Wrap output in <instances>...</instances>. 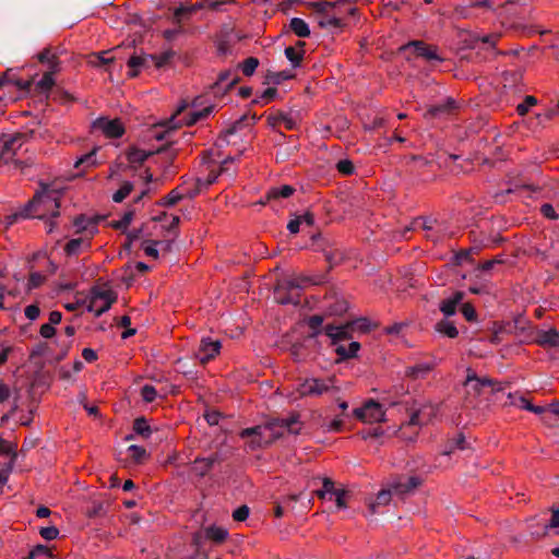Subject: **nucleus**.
Listing matches in <instances>:
<instances>
[{"label":"nucleus","mask_w":559,"mask_h":559,"mask_svg":"<svg viewBox=\"0 0 559 559\" xmlns=\"http://www.w3.org/2000/svg\"><path fill=\"white\" fill-rule=\"evenodd\" d=\"M298 419V415H293L289 418H273L263 426L242 429L240 437L242 439L252 438L248 443L250 450L261 449L283 436V432L277 430L278 428L297 435L299 432V428H296Z\"/></svg>","instance_id":"1"},{"label":"nucleus","mask_w":559,"mask_h":559,"mask_svg":"<svg viewBox=\"0 0 559 559\" xmlns=\"http://www.w3.org/2000/svg\"><path fill=\"white\" fill-rule=\"evenodd\" d=\"M59 192L51 190L48 186H43V189L35 193L33 199L28 202L25 210L21 213L23 217H37L44 219L47 216H59Z\"/></svg>","instance_id":"2"},{"label":"nucleus","mask_w":559,"mask_h":559,"mask_svg":"<svg viewBox=\"0 0 559 559\" xmlns=\"http://www.w3.org/2000/svg\"><path fill=\"white\" fill-rule=\"evenodd\" d=\"M335 377L326 378H307L297 388L300 396L317 397L325 393H338L340 389L335 385Z\"/></svg>","instance_id":"3"},{"label":"nucleus","mask_w":559,"mask_h":559,"mask_svg":"<svg viewBox=\"0 0 559 559\" xmlns=\"http://www.w3.org/2000/svg\"><path fill=\"white\" fill-rule=\"evenodd\" d=\"M500 37L501 35L497 33L485 36L471 35L465 43L467 48L476 50L477 55L481 56L484 60H490L498 55L507 53L496 48Z\"/></svg>","instance_id":"4"},{"label":"nucleus","mask_w":559,"mask_h":559,"mask_svg":"<svg viewBox=\"0 0 559 559\" xmlns=\"http://www.w3.org/2000/svg\"><path fill=\"white\" fill-rule=\"evenodd\" d=\"M353 415L364 423H381L385 420V412L382 405L373 400H369L361 407L355 408Z\"/></svg>","instance_id":"5"},{"label":"nucleus","mask_w":559,"mask_h":559,"mask_svg":"<svg viewBox=\"0 0 559 559\" xmlns=\"http://www.w3.org/2000/svg\"><path fill=\"white\" fill-rule=\"evenodd\" d=\"M34 134V131L24 132V133H15L14 135L3 134L0 138L1 143V156L4 157L7 155H15L17 150L22 147V145L27 142Z\"/></svg>","instance_id":"6"},{"label":"nucleus","mask_w":559,"mask_h":559,"mask_svg":"<svg viewBox=\"0 0 559 559\" xmlns=\"http://www.w3.org/2000/svg\"><path fill=\"white\" fill-rule=\"evenodd\" d=\"M116 295L108 289L94 290L93 298L88 305V310L93 311L96 317H100L116 301Z\"/></svg>","instance_id":"7"},{"label":"nucleus","mask_w":559,"mask_h":559,"mask_svg":"<svg viewBox=\"0 0 559 559\" xmlns=\"http://www.w3.org/2000/svg\"><path fill=\"white\" fill-rule=\"evenodd\" d=\"M93 128L102 131L107 138L118 139L124 133V127L119 118L108 119L107 117H99L93 122Z\"/></svg>","instance_id":"8"},{"label":"nucleus","mask_w":559,"mask_h":559,"mask_svg":"<svg viewBox=\"0 0 559 559\" xmlns=\"http://www.w3.org/2000/svg\"><path fill=\"white\" fill-rule=\"evenodd\" d=\"M312 245L316 246V250L322 251L324 253L325 260L332 269L334 265H337L343 260V253L335 250H328L331 246L330 240L324 238L321 234H314L311 236Z\"/></svg>","instance_id":"9"},{"label":"nucleus","mask_w":559,"mask_h":559,"mask_svg":"<svg viewBox=\"0 0 559 559\" xmlns=\"http://www.w3.org/2000/svg\"><path fill=\"white\" fill-rule=\"evenodd\" d=\"M222 344L218 340L213 341L210 337H202L195 353V357L202 365H205L215 358L219 353Z\"/></svg>","instance_id":"10"},{"label":"nucleus","mask_w":559,"mask_h":559,"mask_svg":"<svg viewBox=\"0 0 559 559\" xmlns=\"http://www.w3.org/2000/svg\"><path fill=\"white\" fill-rule=\"evenodd\" d=\"M411 48L414 50L416 56L421 57L428 61H443V58L438 55L436 46L427 45L421 40H413L402 47L403 50Z\"/></svg>","instance_id":"11"},{"label":"nucleus","mask_w":559,"mask_h":559,"mask_svg":"<svg viewBox=\"0 0 559 559\" xmlns=\"http://www.w3.org/2000/svg\"><path fill=\"white\" fill-rule=\"evenodd\" d=\"M153 61H154V55H147L144 52H141V53L134 52L128 59V62H127V64L129 67L128 76L129 78L138 76L142 70H147L151 67H153L154 66Z\"/></svg>","instance_id":"12"},{"label":"nucleus","mask_w":559,"mask_h":559,"mask_svg":"<svg viewBox=\"0 0 559 559\" xmlns=\"http://www.w3.org/2000/svg\"><path fill=\"white\" fill-rule=\"evenodd\" d=\"M239 81L240 78L237 73L233 72L231 70H225L219 73L216 82L211 85V90L215 94H225L230 91Z\"/></svg>","instance_id":"13"},{"label":"nucleus","mask_w":559,"mask_h":559,"mask_svg":"<svg viewBox=\"0 0 559 559\" xmlns=\"http://www.w3.org/2000/svg\"><path fill=\"white\" fill-rule=\"evenodd\" d=\"M457 108V104L454 98L448 97L444 102L431 105L424 114L426 119H437L452 115Z\"/></svg>","instance_id":"14"},{"label":"nucleus","mask_w":559,"mask_h":559,"mask_svg":"<svg viewBox=\"0 0 559 559\" xmlns=\"http://www.w3.org/2000/svg\"><path fill=\"white\" fill-rule=\"evenodd\" d=\"M493 382L488 378H478L472 369H467V377L464 386L468 394L479 395L485 388H492Z\"/></svg>","instance_id":"15"},{"label":"nucleus","mask_w":559,"mask_h":559,"mask_svg":"<svg viewBox=\"0 0 559 559\" xmlns=\"http://www.w3.org/2000/svg\"><path fill=\"white\" fill-rule=\"evenodd\" d=\"M421 485V478L418 476L399 477L390 486L394 493L406 495Z\"/></svg>","instance_id":"16"},{"label":"nucleus","mask_w":559,"mask_h":559,"mask_svg":"<svg viewBox=\"0 0 559 559\" xmlns=\"http://www.w3.org/2000/svg\"><path fill=\"white\" fill-rule=\"evenodd\" d=\"M308 283H310L308 277L284 278L276 284L274 295H280L282 292L295 293L304 288Z\"/></svg>","instance_id":"17"},{"label":"nucleus","mask_w":559,"mask_h":559,"mask_svg":"<svg viewBox=\"0 0 559 559\" xmlns=\"http://www.w3.org/2000/svg\"><path fill=\"white\" fill-rule=\"evenodd\" d=\"M534 342L543 347H557L559 346V332L556 329L537 330Z\"/></svg>","instance_id":"18"},{"label":"nucleus","mask_w":559,"mask_h":559,"mask_svg":"<svg viewBox=\"0 0 559 559\" xmlns=\"http://www.w3.org/2000/svg\"><path fill=\"white\" fill-rule=\"evenodd\" d=\"M186 108H187V104H186V103H183L182 105H180V106L178 107V109L175 111V114H174L169 119H167V120H165L164 122H160V123H159V126L165 127V128H166V130H165V131H163V132H157V131L155 132L154 138H155L157 141H163L164 139H166V135H167L169 132H171V131H174V130H176V129L180 128V124H179V123H175V119H176V118H177V117H178L182 111H185V110H186Z\"/></svg>","instance_id":"19"},{"label":"nucleus","mask_w":559,"mask_h":559,"mask_svg":"<svg viewBox=\"0 0 559 559\" xmlns=\"http://www.w3.org/2000/svg\"><path fill=\"white\" fill-rule=\"evenodd\" d=\"M464 298L463 292H455L450 298L443 299L440 302V311L445 317H451L455 314L457 306L462 302Z\"/></svg>","instance_id":"20"},{"label":"nucleus","mask_w":559,"mask_h":559,"mask_svg":"<svg viewBox=\"0 0 559 559\" xmlns=\"http://www.w3.org/2000/svg\"><path fill=\"white\" fill-rule=\"evenodd\" d=\"M352 326V323L341 326L326 325L323 331L325 335L332 340V343L336 344L338 341L348 338Z\"/></svg>","instance_id":"21"},{"label":"nucleus","mask_w":559,"mask_h":559,"mask_svg":"<svg viewBox=\"0 0 559 559\" xmlns=\"http://www.w3.org/2000/svg\"><path fill=\"white\" fill-rule=\"evenodd\" d=\"M197 534H201L203 536L202 543L205 546L207 540H212L216 544L223 543L226 539L228 532L223 527L209 526L204 532H198Z\"/></svg>","instance_id":"22"},{"label":"nucleus","mask_w":559,"mask_h":559,"mask_svg":"<svg viewBox=\"0 0 559 559\" xmlns=\"http://www.w3.org/2000/svg\"><path fill=\"white\" fill-rule=\"evenodd\" d=\"M435 365L429 362H421L415 366H409L405 369V376L413 380L425 379L427 374L433 369Z\"/></svg>","instance_id":"23"},{"label":"nucleus","mask_w":559,"mask_h":559,"mask_svg":"<svg viewBox=\"0 0 559 559\" xmlns=\"http://www.w3.org/2000/svg\"><path fill=\"white\" fill-rule=\"evenodd\" d=\"M280 122H283L288 130H294L297 127L296 120L286 112L277 111L267 116V123L271 127H276Z\"/></svg>","instance_id":"24"},{"label":"nucleus","mask_w":559,"mask_h":559,"mask_svg":"<svg viewBox=\"0 0 559 559\" xmlns=\"http://www.w3.org/2000/svg\"><path fill=\"white\" fill-rule=\"evenodd\" d=\"M166 150V146H162L159 148H157L155 152H145L143 150H139V148H131L128 153H127V158L130 163L132 164H143L151 155L153 154H160L163 152H165Z\"/></svg>","instance_id":"25"},{"label":"nucleus","mask_w":559,"mask_h":559,"mask_svg":"<svg viewBox=\"0 0 559 559\" xmlns=\"http://www.w3.org/2000/svg\"><path fill=\"white\" fill-rule=\"evenodd\" d=\"M213 110H214V106H207V107L203 108L202 110L191 111L178 123L180 124V127L183 123L187 126H193L198 121L210 116L213 112Z\"/></svg>","instance_id":"26"},{"label":"nucleus","mask_w":559,"mask_h":559,"mask_svg":"<svg viewBox=\"0 0 559 559\" xmlns=\"http://www.w3.org/2000/svg\"><path fill=\"white\" fill-rule=\"evenodd\" d=\"M487 246L488 243L481 240L480 245H475L468 249L456 252L453 258L454 264L461 265L465 261H472L471 255L473 253H478L483 247Z\"/></svg>","instance_id":"27"},{"label":"nucleus","mask_w":559,"mask_h":559,"mask_svg":"<svg viewBox=\"0 0 559 559\" xmlns=\"http://www.w3.org/2000/svg\"><path fill=\"white\" fill-rule=\"evenodd\" d=\"M289 29L300 38H307L311 34L309 25L300 17H293L289 21Z\"/></svg>","instance_id":"28"},{"label":"nucleus","mask_w":559,"mask_h":559,"mask_svg":"<svg viewBox=\"0 0 559 559\" xmlns=\"http://www.w3.org/2000/svg\"><path fill=\"white\" fill-rule=\"evenodd\" d=\"M248 119H249V116L248 115H242L239 119H237L235 122H233L226 130H224L219 138H218V141L219 142H224V143H228L227 141V138L229 135H233L235 133H237L242 127L245 123L248 124Z\"/></svg>","instance_id":"29"},{"label":"nucleus","mask_w":559,"mask_h":559,"mask_svg":"<svg viewBox=\"0 0 559 559\" xmlns=\"http://www.w3.org/2000/svg\"><path fill=\"white\" fill-rule=\"evenodd\" d=\"M248 119H249V116L248 115H242L239 119H237L235 122H233L226 130H224L219 138H218V141L219 142H224V143H228L227 141V138L229 135H233L235 133H237L242 127L245 123L248 124Z\"/></svg>","instance_id":"30"},{"label":"nucleus","mask_w":559,"mask_h":559,"mask_svg":"<svg viewBox=\"0 0 559 559\" xmlns=\"http://www.w3.org/2000/svg\"><path fill=\"white\" fill-rule=\"evenodd\" d=\"M393 490L390 487L389 489H382L378 492L376 500L369 504V511L371 514L377 513V508L380 506H386L391 501Z\"/></svg>","instance_id":"31"},{"label":"nucleus","mask_w":559,"mask_h":559,"mask_svg":"<svg viewBox=\"0 0 559 559\" xmlns=\"http://www.w3.org/2000/svg\"><path fill=\"white\" fill-rule=\"evenodd\" d=\"M551 512H552V514H551V519H550L549 523L543 525V530H536V531L532 532V536L534 538L544 537L548 534V531L550 528L559 527V509H552Z\"/></svg>","instance_id":"32"},{"label":"nucleus","mask_w":559,"mask_h":559,"mask_svg":"<svg viewBox=\"0 0 559 559\" xmlns=\"http://www.w3.org/2000/svg\"><path fill=\"white\" fill-rule=\"evenodd\" d=\"M221 461V455L218 453H214L209 457L197 459L194 463L195 465L200 466L199 474L201 476H204L214 466L215 463H218Z\"/></svg>","instance_id":"33"},{"label":"nucleus","mask_w":559,"mask_h":559,"mask_svg":"<svg viewBox=\"0 0 559 559\" xmlns=\"http://www.w3.org/2000/svg\"><path fill=\"white\" fill-rule=\"evenodd\" d=\"M295 76L294 73H292L290 71H278V72H273V71H267V73L265 74V78H264V84H281L282 82L286 81V80H290Z\"/></svg>","instance_id":"34"},{"label":"nucleus","mask_w":559,"mask_h":559,"mask_svg":"<svg viewBox=\"0 0 559 559\" xmlns=\"http://www.w3.org/2000/svg\"><path fill=\"white\" fill-rule=\"evenodd\" d=\"M436 331L450 338H455L459 335V331L454 323L447 319L440 320L436 323Z\"/></svg>","instance_id":"35"},{"label":"nucleus","mask_w":559,"mask_h":559,"mask_svg":"<svg viewBox=\"0 0 559 559\" xmlns=\"http://www.w3.org/2000/svg\"><path fill=\"white\" fill-rule=\"evenodd\" d=\"M295 189L292 186L284 185L282 187L271 188L266 194V200L280 199V198H289L294 193Z\"/></svg>","instance_id":"36"},{"label":"nucleus","mask_w":559,"mask_h":559,"mask_svg":"<svg viewBox=\"0 0 559 559\" xmlns=\"http://www.w3.org/2000/svg\"><path fill=\"white\" fill-rule=\"evenodd\" d=\"M201 4H193L190 7L187 5H180L177 9H175L173 14V22L180 25L183 17L191 15L197 10L201 9Z\"/></svg>","instance_id":"37"},{"label":"nucleus","mask_w":559,"mask_h":559,"mask_svg":"<svg viewBox=\"0 0 559 559\" xmlns=\"http://www.w3.org/2000/svg\"><path fill=\"white\" fill-rule=\"evenodd\" d=\"M133 430L144 439H148L153 432L145 417H138L133 421Z\"/></svg>","instance_id":"38"},{"label":"nucleus","mask_w":559,"mask_h":559,"mask_svg":"<svg viewBox=\"0 0 559 559\" xmlns=\"http://www.w3.org/2000/svg\"><path fill=\"white\" fill-rule=\"evenodd\" d=\"M317 14L326 15L333 9L340 8L338 2L334 1H317L308 4Z\"/></svg>","instance_id":"39"},{"label":"nucleus","mask_w":559,"mask_h":559,"mask_svg":"<svg viewBox=\"0 0 559 559\" xmlns=\"http://www.w3.org/2000/svg\"><path fill=\"white\" fill-rule=\"evenodd\" d=\"M359 348L360 344L358 342H352L348 346L338 345L335 352L342 359H349L356 356Z\"/></svg>","instance_id":"40"},{"label":"nucleus","mask_w":559,"mask_h":559,"mask_svg":"<svg viewBox=\"0 0 559 559\" xmlns=\"http://www.w3.org/2000/svg\"><path fill=\"white\" fill-rule=\"evenodd\" d=\"M202 538L203 536L201 534H193L192 545L195 551L189 559H207L206 548L202 543Z\"/></svg>","instance_id":"41"},{"label":"nucleus","mask_w":559,"mask_h":559,"mask_svg":"<svg viewBox=\"0 0 559 559\" xmlns=\"http://www.w3.org/2000/svg\"><path fill=\"white\" fill-rule=\"evenodd\" d=\"M23 559H52V554L47 546L37 545Z\"/></svg>","instance_id":"42"},{"label":"nucleus","mask_w":559,"mask_h":559,"mask_svg":"<svg viewBox=\"0 0 559 559\" xmlns=\"http://www.w3.org/2000/svg\"><path fill=\"white\" fill-rule=\"evenodd\" d=\"M129 456L135 464H142L148 456L146 450L143 447L131 444L128 448Z\"/></svg>","instance_id":"43"},{"label":"nucleus","mask_w":559,"mask_h":559,"mask_svg":"<svg viewBox=\"0 0 559 559\" xmlns=\"http://www.w3.org/2000/svg\"><path fill=\"white\" fill-rule=\"evenodd\" d=\"M185 185H187V181H185L183 185L179 187L183 194V198L193 199L198 194H200L203 181L200 178L195 179L193 187H191V188L185 187Z\"/></svg>","instance_id":"44"},{"label":"nucleus","mask_w":559,"mask_h":559,"mask_svg":"<svg viewBox=\"0 0 559 559\" xmlns=\"http://www.w3.org/2000/svg\"><path fill=\"white\" fill-rule=\"evenodd\" d=\"M468 448V443L465 439V436L460 433L457 437L453 438L448 442L445 454L452 453L455 449L465 450Z\"/></svg>","instance_id":"45"},{"label":"nucleus","mask_w":559,"mask_h":559,"mask_svg":"<svg viewBox=\"0 0 559 559\" xmlns=\"http://www.w3.org/2000/svg\"><path fill=\"white\" fill-rule=\"evenodd\" d=\"M318 24L321 28H329V27L341 28L344 26V23L341 17L329 16V14L322 15L321 19L318 21Z\"/></svg>","instance_id":"46"},{"label":"nucleus","mask_w":559,"mask_h":559,"mask_svg":"<svg viewBox=\"0 0 559 559\" xmlns=\"http://www.w3.org/2000/svg\"><path fill=\"white\" fill-rule=\"evenodd\" d=\"M528 412L540 415L542 420L547 425H552L554 417H556L554 414L550 413L549 406L544 407V406L532 405L528 407Z\"/></svg>","instance_id":"47"},{"label":"nucleus","mask_w":559,"mask_h":559,"mask_svg":"<svg viewBox=\"0 0 559 559\" xmlns=\"http://www.w3.org/2000/svg\"><path fill=\"white\" fill-rule=\"evenodd\" d=\"M180 188H176L171 190L163 200H160L159 205L162 206H173L183 199V194L179 191Z\"/></svg>","instance_id":"48"},{"label":"nucleus","mask_w":559,"mask_h":559,"mask_svg":"<svg viewBox=\"0 0 559 559\" xmlns=\"http://www.w3.org/2000/svg\"><path fill=\"white\" fill-rule=\"evenodd\" d=\"M323 323V318L321 316L314 314L308 319V325L312 330V332L308 335V338L317 337L321 332V325Z\"/></svg>","instance_id":"49"},{"label":"nucleus","mask_w":559,"mask_h":559,"mask_svg":"<svg viewBox=\"0 0 559 559\" xmlns=\"http://www.w3.org/2000/svg\"><path fill=\"white\" fill-rule=\"evenodd\" d=\"M96 151L97 148H94L93 151L84 154L83 156H81L74 164V167L75 168H80L81 166H84V167H91V166H94L96 165Z\"/></svg>","instance_id":"50"},{"label":"nucleus","mask_w":559,"mask_h":559,"mask_svg":"<svg viewBox=\"0 0 559 559\" xmlns=\"http://www.w3.org/2000/svg\"><path fill=\"white\" fill-rule=\"evenodd\" d=\"M259 66V60L255 57L247 58L238 67L241 69L242 73L246 76H251Z\"/></svg>","instance_id":"51"},{"label":"nucleus","mask_w":559,"mask_h":559,"mask_svg":"<svg viewBox=\"0 0 559 559\" xmlns=\"http://www.w3.org/2000/svg\"><path fill=\"white\" fill-rule=\"evenodd\" d=\"M275 298L278 304L282 305H298L299 304V296L297 293L292 292H282L280 295H275Z\"/></svg>","instance_id":"52"},{"label":"nucleus","mask_w":559,"mask_h":559,"mask_svg":"<svg viewBox=\"0 0 559 559\" xmlns=\"http://www.w3.org/2000/svg\"><path fill=\"white\" fill-rule=\"evenodd\" d=\"M132 189H133V185L131 182H129V181L123 182L122 186L120 187V189L114 193V195H112L114 202H116V203L122 202L130 194Z\"/></svg>","instance_id":"53"},{"label":"nucleus","mask_w":559,"mask_h":559,"mask_svg":"<svg viewBox=\"0 0 559 559\" xmlns=\"http://www.w3.org/2000/svg\"><path fill=\"white\" fill-rule=\"evenodd\" d=\"M508 399L510 400V403H509L510 405H514V406H516L519 408H523V409H526V411H528V407L533 405L523 395H516V394L509 393Z\"/></svg>","instance_id":"54"},{"label":"nucleus","mask_w":559,"mask_h":559,"mask_svg":"<svg viewBox=\"0 0 559 559\" xmlns=\"http://www.w3.org/2000/svg\"><path fill=\"white\" fill-rule=\"evenodd\" d=\"M537 104V99L534 96L527 95L525 96L524 100L516 106V112L520 116H525L530 108L535 106Z\"/></svg>","instance_id":"55"},{"label":"nucleus","mask_w":559,"mask_h":559,"mask_svg":"<svg viewBox=\"0 0 559 559\" xmlns=\"http://www.w3.org/2000/svg\"><path fill=\"white\" fill-rule=\"evenodd\" d=\"M133 216H134V211L130 210V211H128V212H126L123 214L121 219L112 222L110 225L115 229H126L130 225V223L132 222Z\"/></svg>","instance_id":"56"},{"label":"nucleus","mask_w":559,"mask_h":559,"mask_svg":"<svg viewBox=\"0 0 559 559\" xmlns=\"http://www.w3.org/2000/svg\"><path fill=\"white\" fill-rule=\"evenodd\" d=\"M55 85L51 73H44L43 78L37 82L36 90L39 92H47Z\"/></svg>","instance_id":"57"},{"label":"nucleus","mask_w":559,"mask_h":559,"mask_svg":"<svg viewBox=\"0 0 559 559\" xmlns=\"http://www.w3.org/2000/svg\"><path fill=\"white\" fill-rule=\"evenodd\" d=\"M285 57L290 61L294 68L300 66L302 60V53H298L294 47L289 46L285 48Z\"/></svg>","instance_id":"58"},{"label":"nucleus","mask_w":559,"mask_h":559,"mask_svg":"<svg viewBox=\"0 0 559 559\" xmlns=\"http://www.w3.org/2000/svg\"><path fill=\"white\" fill-rule=\"evenodd\" d=\"M0 454L11 455L13 459H16V445L0 438Z\"/></svg>","instance_id":"59"},{"label":"nucleus","mask_w":559,"mask_h":559,"mask_svg":"<svg viewBox=\"0 0 559 559\" xmlns=\"http://www.w3.org/2000/svg\"><path fill=\"white\" fill-rule=\"evenodd\" d=\"M174 55L175 53L173 50L165 51L159 56L154 55V61H153L154 67L157 69L164 67L165 64H167L170 61V59L174 57Z\"/></svg>","instance_id":"60"},{"label":"nucleus","mask_w":559,"mask_h":559,"mask_svg":"<svg viewBox=\"0 0 559 559\" xmlns=\"http://www.w3.org/2000/svg\"><path fill=\"white\" fill-rule=\"evenodd\" d=\"M106 513V507L103 502H94L92 507L86 510L88 518L103 516Z\"/></svg>","instance_id":"61"},{"label":"nucleus","mask_w":559,"mask_h":559,"mask_svg":"<svg viewBox=\"0 0 559 559\" xmlns=\"http://www.w3.org/2000/svg\"><path fill=\"white\" fill-rule=\"evenodd\" d=\"M141 396L146 403H152L157 396V391L153 385L145 384L141 389Z\"/></svg>","instance_id":"62"},{"label":"nucleus","mask_w":559,"mask_h":559,"mask_svg":"<svg viewBox=\"0 0 559 559\" xmlns=\"http://www.w3.org/2000/svg\"><path fill=\"white\" fill-rule=\"evenodd\" d=\"M57 57H59L58 52H52L51 51V48L50 47H47L45 49H43L38 55H37V60L40 62V63H49L50 61H52L53 59H56Z\"/></svg>","instance_id":"63"},{"label":"nucleus","mask_w":559,"mask_h":559,"mask_svg":"<svg viewBox=\"0 0 559 559\" xmlns=\"http://www.w3.org/2000/svg\"><path fill=\"white\" fill-rule=\"evenodd\" d=\"M305 345L302 343H294L290 347V355L295 361H301L306 355L304 353Z\"/></svg>","instance_id":"64"}]
</instances>
